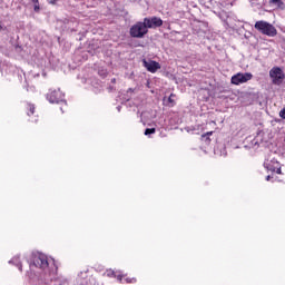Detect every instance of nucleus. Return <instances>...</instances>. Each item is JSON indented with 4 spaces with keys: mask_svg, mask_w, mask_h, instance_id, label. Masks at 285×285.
<instances>
[{
    "mask_svg": "<svg viewBox=\"0 0 285 285\" xmlns=\"http://www.w3.org/2000/svg\"><path fill=\"white\" fill-rule=\"evenodd\" d=\"M60 110H63V107H60Z\"/></svg>",
    "mask_w": 285,
    "mask_h": 285,
    "instance_id": "473e14b6",
    "label": "nucleus"
},
{
    "mask_svg": "<svg viewBox=\"0 0 285 285\" xmlns=\"http://www.w3.org/2000/svg\"><path fill=\"white\" fill-rule=\"evenodd\" d=\"M117 279H119V282H121L122 276H121V275H118V276H117Z\"/></svg>",
    "mask_w": 285,
    "mask_h": 285,
    "instance_id": "a878e982",
    "label": "nucleus"
},
{
    "mask_svg": "<svg viewBox=\"0 0 285 285\" xmlns=\"http://www.w3.org/2000/svg\"><path fill=\"white\" fill-rule=\"evenodd\" d=\"M28 108L31 115H35V105H28Z\"/></svg>",
    "mask_w": 285,
    "mask_h": 285,
    "instance_id": "f3484780",
    "label": "nucleus"
},
{
    "mask_svg": "<svg viewBox=\"0 0 285 285\" xmlns=\"http://www.w3.org/2000/svg\"><path fill=\"white\" fill-rule=\"evenodd\" d=\"M156 132V129L155 128H147L145 129V135L148 136V135H155Z\"/></svg>",
    "mask_w": 285,
    "mask_h": 285,
    "instance_id": "2eb2a0df",
    "label": "nucleus"
},
{
    "mask_svg": "<svg viewBox=\"0 0 285 285\" xmlns=\"http://www.w3.org/2000/svg\"><path fill=\"white\" fill-rule=\"evenodd\" d=\"M9 264H14L16 266H18L19 271H22V266H21V261H19V257H13Z\"/></svg>",
    "mask_w": 285,
    "mask_h": 285,
    "instance_id": "ddd939ff",
    "label": "nucleus"
},
{
    "mask_svg": "<svg viewBox=\"0 0 285 285\" xmlns=\"http://www.w3.org/2000/svg\"><path fill=\"white\" fill-rule=\"evenodd\" d=\"M35 10H39V7H38V6H36V7H35Z\"/></svg>",
    "mask_w": 285,
    "mask_h": 285,
    "instance_id": "c756f323",
    "label": "nucleus"
},
{
    "mask_svg": "<svg viewBox=\"0 0 285 285\" xmlns=\"http://www.w3.org/2000/svg\"><path fill=\"white\" fill-rule=\"evenodd\" d=\"M111 83H117V79H111Z\"/></svg>",
    "mask_w": 285,
    "mask_h": 285,
    "instance_id": "bb28decb",
    "label": "nucleus"
},
{
    "mask_svg": "<svg viewBox=\"0 0 285 285\" xmlns=\"http://www.w3.org/2000/svg\"><path fill=\"white\" fill-rule=\"evenodd\" d=\"M264 168L269 170L271 173H276L277 175H282V166L279 165L278 160L273 158L271 160L264 161Z\"/></svg>",
    "mask_w": 285,
    "mask_h": 285,
    "instance_id": "39448f33",
    "label": "nucleus"
},
{
    "mask_svg": "<svg viewBox=\"0 0 285 285\" xmlns=\"http://www.w3.org/2000/svg\"><path fill=\"white\" fill-rule=\"evenodd\" d=\"M269 6L274 8H284V2L282 0H269Z\"/></svg>",
    "mask_w": 285,
    "mask_h": 285,
    "instance_id": "9b49d317",
    "label": "nucleus"
},
{
    "mask_svg": "<svg viewBox=\"0 0 285 285\" xmlns=\"http://www.w3.org/2000/svg\"><path fill=\"white\" fill-rule=\"evenodd\" d=\"M210 135H213V131L202 135V141H204L206 146L210 144Z\"/></svg>",
    "mask_w": 285,
    "mask_h": 285,
    "instance_id": "f8f14e48",
    "label": "nucleus"
},
{
    "mask_svg": "<svg viewBox=\"0 0 285 285\" xmlns=\"http://www.w3.org/2000/svg\"><path fill=\"white\" fill-rule=\"evenodd\" d=\"M269 72H282V69L276 67V68L271 69Z\"/></svg>",
    "mask_w": 285,
    "mask_h": 285,
    "instance_id": "6ab92c4d",
    "label": "nucleus"
},
{
    "mask_svg": "<svg viewBox=\"0 0 285 285\" xmlns=\"http://www.w3.org/2000/svg\"><path fill=\"white\" fill-rule=\"evenodd\" d=\"M130 35L135 39H142L145 35H148V27L146 22H137L130 28Z\"/></svg>",
    "mask_w": 285,
    "mask_h": 285,
    "instance_id": "f03ea898",
    "label": "nucleus"
},
{
    "mask_svg": "<svg viewBox=\"0 0 285 285\" xmlns=\"http://www.w3.org/2000/svg\"><path fill=\"white\" fill-rule=\"evenodd\" d=\"M117 109H118V110H121V107L118 106Z\"/></svg>",
    "mask_w": 285,
    "mask_h": 285,
    "instance_id": "7c9ffc66",
    "label": "nucleus"
},
{
    "mask_svg": "<svg viewBox=\"0 0 285 285\" xmlns=\"http://www.w3.org/2000/svg\"><path fill=\"white\" fill-rule=\"evenodd\" d=\"M218 99H226V96L219 95V96H218Z\"/></svg>",
    "mask_w": 285,
    "mask_h": 285,
    "instance_id": "4be33fe9",
    "label": "nucleus"
},
{
    "mask_svg": "<svg viewBox=\"0 0 285 285\" xmlns=\"http://www.w3.org/2000/svg\"><path fill=\"white\" fill-rule=\"evenodd\" d=\"M146 86L147 88H150V80H147Z\"/></svg>",
    "mask_w": 285,
    "mask_h": 285,
    "instance_id": "5701e85b",
    "label": "nucleus"
},
{
    "mask_svg": "<svg viewBox=\"0 0 285 285\" xmlns=\"http://www.w3.org/2000/svg\"><path fill=\"white\" fill-rule=\"evenodd\" d=\"M43 77H46V73H43Z\"/></svg>",
    "mask_w": 285,
    "mask_h": 285,
    "instance_id": "72a5a7b5",
    "label": "nucleus"
},
{
    "mask_svg": "<svg viewBox=\"0 0 285 285\" xmlns=\"http://www.w3.org/2000/svg\"><path fill=\"white\" fill-rule=\"evenodd\" d=\"M35 77H39V73H36Z\"/></svg>",
    "mask_w": 285,
    "mask_h": 285,
    "instance_id": "2f4dec72",
    "label": "nucleus"
},
{
    "mask_svg": "<svg viewBox=\"0 0 285 285\" xmlns=\"http://www.w3.org/2000/svg\"><path fill=\"white\" fill-rule=\"evenodd\" d=\"M112 90H116L115 86H109V91L112 92Z\"/></svg>",
    "mask_w": 285,
    "mask_h": 285,
    "instance_id": "412c9836",
    "label": "nucleus"
},
{
    "mask_svg": "<svg viewBox=\"0 0 285 285\" xmlns=\"http://www.w3.org/2000/svg\"><path fill=\"white\" fill-rule=\"evenodd\" d=\"M132 282H137V279H135V278H132V279L127 278V283H128V284H130V283H132Z\"/></svg>",
    "mask_w": 285,
    "mask_h": 285,
    "instance_id": "aec40b11",
    "label": "nucleus"
},
{
    "mask_svg": "<svg viewBox=\"0 0 285 285\" xmlns=\"http://www.w3.org/2000/svg\"><path fill=\"white\" fill-rule=\"evenodd\" d=\"M250 79H253V73H242V72H237L236 75H234L232 77V83L234 86H239L242 83H246V81H250Z\"/></svg>",
    "mask_w": 285,
    "mask_h": 285,
    "instance_id": "20e7f679",
    "label": "nucleus"
},
{
    "mask_svg": "<svg viewBox=\"0 0 285 285\" xmlns=\"http://www.w3.org/2000/svg\"><path fill=\"white\" fill-rule=\"evenodd\" d=\"M175 94H170V96L167 98L164 99V101H166V106H168L169 108H174V106H176V101H175Z\"/></svg>",
    "mask_w": 285,
    "mask_h": 285,
    "instance_id": "9d476101",
    "label": "nucleus"
},
{
    "mask_svg": "<svg viewBox=\"0 0 285 285\" xmlns=\"http://www.w3.org/2000/svg\"><path fill=\"white\" fill-rule=\"evenodd\" d=\"M127 92H135V89L129 88V89L127 90Z\"/></svg>",
    "mask_w": 285,
    "mask_h": 285,
    "instance_id": "393cba45",
    "label": "nucleus"
},
{
    "mask_svg": "<svg viewBox=\"0 0 285 285\" xmlns=\"http://www.w3.org/2000/svg\"><path fill=\"white\" fill-rule=\"evenodd\" d=\"M219 92H228V89H225V90H223V91H219Z\"/></svg>",
    "mask_w": 285,
    "mask_h": 285,
    "instance_id": "c85d7f7f",
    "label": "nucleus"
},
{
    "mask_svg": "<svg viewBox=\"0 0 285 285\" xmlns=\"http://www.w3.org/2000/svg\"><path fill=\"white\" fill-rule=\"evenodd\" d=\"M47 99L50 101V104H62L66 106V101H63V92H61V89L50 90V92L47 95Z\"/></svg>",
    "mask_w": 285,
    "mask_h": 285,
    "instance_id": "7ed1b4c3",
    "label": "nucleus"
},
{
    "mask_svg": "<svg viewBox=\"0 0 285 285\" xmlns=\"http://www.w3.org/2000/svg\"><path fill=\"white\" fill-rule=\"evenodd\" d=\"M142 66H145L149 72H155V71L159 70V68H161L159 62L154 61V60H144Z\"/></svg>",
    "mask_w": 285,
    "mask_h": 285,
    "instance_id": "1a4fd4ad",
    "label": "nucleus"
},
{
    "mask_svg": "<svg viewBox=\"0 0 285 285\" xmlns=\"http://www.w3.org/2000/svg\"><path fill=\"white\" fill-rule=\"evenodd\" d=\"M32 2H33V3H38V2H39V0H32Z\"/></svg>",
    "mask_w": 285,
    "mask_h": 285,
    "instance_id": "cd10ccee",
    "label": "nucleus"
},
{
    "mask_svg": "<svg viewBox=\"0 0 285 285\" xmlns=\"http://www.w3.org/2000/svg\"><path fill=\"white\" fill-rule=\"evenodd\" d=\"M145 26L148 28H161L164 26V21L160 18L153 17V18H145Z\"/></svg>",
    "mask_w": 285,
    "mask_h": 285,
    "instance_id": "0eeeda50",
    "label": "nucleus"
},
{
    "mask_svg": "<svg viewBox=\"0 0 285 285\" xmlns=\"http://www.w3.org/2000/svg\"><path fill=\"white\" fill-rule=\"evenodd\" d=\"M269 77L274 86H282L285 79L284 72H269Z\"/></svg>",
    "mask_w": 285,
    "mask_h": 285,
    "instance_id": "6e6552de",
    "label": "nucleus"
},
{
    "mask_svg": "<svg viewBox=\"0 0 285 285\" xmlns=\"http://www.w3.org/2000/svg\"><path fill=\"white\" fill-rule=\"evenodd\" d=\"M255 30L265 35L266 37H277V29L271 22L264 20L256 21L254 24Z\"/></svg>",
    "mask_w": 285,
    "mask_h": 285,
    "instance_id": "f257e3e1",
    "label": "nucleus"
},
{
    "mask_svg": "<svg viewBox=\"0 0 285 285\" xmlns=\"http://www.w3.org/2000/svg\"><path fill=\"white\" fill-rule=\"evenodd\" d=\"M271 178H272L271 175L266 176V181H271Z\"/></svg>",
    "mask_w": 285,
    "mask_h": 285,
    "instance_id": "b1692460",
    "label": "nucleus"
},
{
    "mask_svg": "<svg viewBox=\"0 0 285 285\" xmlns=\"http://www.w3.org/2000/svg\"><path fill=\"white\" fill-rule=\"evenodd\" d=\"M252 146L254 148H259V137H255L253 140H252Z\"/></svg>",
    "mask_w": 285,
    "mask_h": 285,
    "instance_id": "4468645a",
    "label": "nucleus"
},
{
    "mask_svg": "<svg viewBox=\"0 0 285 285\" xmlns=\"http://www.w3.org/2000/svg\"><path fill=\"white\" fill-rule=\"evenodd\" d=\"M32 266H36V268H42V271L48 268V257L43 254L35 256Z\"/></svg>",
    "mask_w": 285,
    "mask_h": 285,
    "instance_id": "423d86ee",
    "label": "nucleus"
},
{
    "mask_svg": "<svg viewBox=\"0 0 285 285\" xmlns=\"http://www.w3.org/2000/svg\"><path fill=\"white\" fill-rule=\"evenodd\" d=\"M279 117L285 119V107L279 111Z\"/></svg>",
    "mask_w": 285,
    "mask_h": 285,
    "instance_id": "a211bd4d",
    "label": "nucleus"
},
{
    "mask_svg": "<svg viewBox=\"0 0 285 285\" xmlns=\"http://www.w3.org/2000/svg\"><path fill=\"white\" fill-rule=\"evenodd\" d=\"M107 277H116L115 271L112 269L107 271Z\"/></svg>",
    "mask_w": 285,
    "mask_h": 285,
    "instance_id": "dca6fc26",
    "label": "nucleus"
}]
</instances>
